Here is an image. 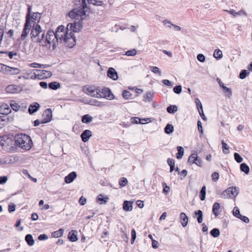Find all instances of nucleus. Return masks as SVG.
<instances>
[{"label": "nucleus", "instance_id": "51", "mask_svg": "<svg viewBox=\"0 0 252 252\" xmlns=\"http://www.w3.org/2000/svg\"><path fill=\"white\" fill-rule=\"evenodd\" d=\"M137 51L135 49H132L126 52V55L127 56H133L136 54Z\"/></svg>", "mask_w": 252, "mask_h": 252}, {"label": "nucleus", "instance_id": "47", "mask_svg": "<svg viewBox=\"0 0 252 252\" xmlns=\"http://www.w3.org/2000/svg\"><path fill=\"white\" fill-rule=\"evenodd\" d=\"M7 65L0 63V72L6 74Z\"/></svg>", "mask_w": 252, "mask_h": 252}, {"label": "nucleus", "instance_id": "28", "mask_svg": "<svg viewBox=\"0 0 252 252\" xmlns=\"http://www.w3.org/2000/svg\"><path fill=\"white\" fill-rule=\"evenodd\" d=\"M241 171L244 172L246 174H248L250 172V168L249 166L245 163H242L240 166Z\"/></svg>", "mask_w": 252, "mask_h": 252}, {"label": "nucleus", "instance_id": "16", "mask_svg": "<svg viewBox=\"0 0 252 252\" xmlns=\"http://www.w3.org/2000/svg\"><path fill=\"white\" fill-rule=\"evenodd\" d=\"M107 73V76L113 80H117L118 79V75L114 68L112 67L109 68Z\"/></svg>", "mask_w": 252, "mask_h": 252}, {"label": "nucleus", "instance_id": "36", "mask_svg": "<svg viewBox=\"0 0 252 252\" xmlns=\"http://www.w3.org/2000/svg\"><path fill=\"white\" fill-rule=\"evenodd\" d=\"M250 74V71L248 70H242L239 74V78L241 79H245Z\"/></svg>", "mask_w": 252, "mask_h": 252}, {"label": "nucleus", "instance_id": "3", "mask_svg": "<svg viewBox=\"0 0 252 252\" xmlns=\"http://www.w3.org/2000/svg\"><path fill=\"white\" fill-rule=\"evenodd\" d=\"M75 2L78 1L79 2V6L78 7L74 8L71 10L69 13L68 16L71 19H76L79 20L82 23V21L85 19L86 17V12L89 9L86 0H74Z\"/></svg>", "mask_w": 252, "mask_h": 252}, {"label": "nucleus", "instance_id": "29", "mask_svg": "<svg viewBox=\"0 0 252 252\" xmlns=\"http://www.w3.org/2000/svg\"><path fill=\"white\" fill-rule=\"evenodd\" d=\"M153 96L154 93H152L151 92H148L143 96V100L145 101H147L151 102L153 99Z\"/></svg>", "mask_w": 252, "mask_h": 252}, {"label": "nucleus", "instance_id": "14", "mask_svg": "<svg viewBox=\"0 0 252 252\" xmlns=\"http://www.w3.org/2000/svg\"><path fill=\"white\" fill-rule=\"evenodd\" d=\"M44 70L32 69V78L34 77V79H38L39 80L43 79L42 76L44 75Z\"/></svg>", "mask_w": 252, "mask_h": 252}, {"label": "nucleus", "instance_id": "53", "mask_svg": "<svg viewBox=\"0 0 252 252\" xmlns=\"http://www.w3.org/2000/svg\"><path fill=\"white\" fill-rule=\"evenodd\" d=\"M237 218L240 219L242 221L245 223H248L249 222V218L246 216L242 215L241 214H240L238 217L237 216Z\"/></svg>", "mask_w": 252, "mask_h": 252}, {"label": "nucleus", "instance_id": "26", "mask_svg": "<svg viewBox=\"0 0 252 252\" xmlns=\"http://www.w3.org/2000/svg\"><path fill=\"white\" fill-rule=\"evenodd\" d=\"M220 209V204L219 203L216 202L214 204L212 208V212L215 217H218L219 215L218 210Z\"/></svg>", "mask_w": 252, "mask_h": 252}, {"label": "nucleus", "instance_id": "61", "mask_svg": "<svg viewBox=\"0 0 252 252\" xmlns=\"http://www.w3.org/2000/svg\"><path fill=\"white\" fill-rule=\"evenodd\" d=\"M197 127H198V130L199 131V132L200 133V134H202L203 132V129H202V123L200 121H198V122H197Z\"/></svg>", "mask_w": 252, "mask_h": 252}, {"label": "nucleus", "instance_id": "63", "mask_svg": "<svg viewBox=\"0 0 252 252\" xmlns=\"http://www.w3.org/2000/svg\"><path fill=\"white\" fill-rule=\"evenodd\" d=\"M16 206L14 204H11L8 205V211L9 213L14 212L15 210Z\"/></svg>", "mask_w": 252, "mask_h": 252}, {"label": "nucleus", "instance_id": "2", "mask_svg": "<svg viewBox=\"0 0 252 252\" xmlns=\"http://www.w3.org/2000/svg\"><path fill=\"white\" fill-rule=\"evenodd\" d=\"M41 14L32 12V42L40 43L44 39L45 31L39 24Z\"/></svg>", "mask_w": 252, "mask_h": 252}, {"label": "nucleus", "instance_id": "23", "mask_svg": "<svg viewBox=\"0 0 252 252\" xmlns=\"http://www.w3.org/2000/svg\"><path fill=\"white\" fill-rule=\"evenodd\" d=\"M181 223L183 227L187 225L188 223V217L184 213H181L180 215Z\"/></svg>", "mask_w": 252, "mask_h": 252}, {"label": "nucleus", "instance_id": "62", "mask_svg": "<svg viewBox=\"0 0 252 252\" xmlns=\"http://www.w3.org/2000/svg\"><path fill=\"white\" fill-rule=\"evenodd\" d=\"M194 163L199 167H201L202 166V161L201 159V158L198 157H197L196 160L195 161V162Z\"/></svg>", "mask_w": 252, "mask_h": 252}, {"label": "nucleus", "instance_id": "8", "mask_svg": "<svg viewBox=\"0 0 252 252\" xmlns=\"http://www.w3.org/2000/svg\"><path fill=\"white\" fill-rule=\"evenodd\" d=\"M56 37L55 32L52 30L48 31L46 36V42L49 45L52 44L53 49H54L58 44V41H56Z\"/></svg>", "mask_w": 252, "mask_h": 252}, {"label": "nucleus", "instance_id": "48", "mask_svg": "<svg viewBox=\"0 0 252 252\" xmlns=\"http://www.w3.org/2000/svg\"><path fill=\"white\" fill-rule=\"evenodd\" d=\"M182 88L181 85H177V86H176L173 88V92L175 94H181V93L182 92Z\"/></svg>", "mask_w": 252, "mask_h": 252}, {"label": "nucleus", "instance_id": "49", "mask_svg": "<svg viewBox=\"0 0 252 252\" xmlns=\"http://www.w3.org/2000/svg\"><path fill=\"white\" fill-rule=\"evenodd\" d=\"M225 93H226V95H227L228 97H230L232 95L231 90L230 88H228L226 87H223V89Z\"/></svg>", "mask_w": 252, "mask_h": 252}, {"label": "nucleus", "instance_id": "9", "mask_svg": "<svg viewBox=\"0 0 252 252\" xmlns=\"http://www.w3.org/2000/svg\"><path fill=\"white\" fill-rule=\"evenodd\" d=\"M84 92L87 94L93 97L99 98V87H95L92 86L90 87H84L83 88Z\"/></svg>", "mask_w": 252, "mask_h": 252}, {"label": "nucleus", "instance_id": "13", "mask_svg": "<svg viewBox=\"0 0 252 252\" xmlns=\"http://www.w3.org/2000/svg\"><path fill=\"white\" fill-rule=\"evenodd\" d=\"M92 136V132L91 130L86 129L81 134V138L84 142H87Z\"/></svg>", "mask_w": 252, "mask_h": 252}, {"label": "nucleus", "instance_id": "17", "mask_svg": "<svg viewBox=\"0 0 252 252\" xmlns=\"http://www.w3.org/2000/svg\"><path fill=\"white\" fill-rule=\"evenodd\" d=\"M76 173L74 171H73L65 177L64 181L67 184L71 183L76 178Z\"/></svg>", "mask_w": 252, "mask_h": 252}, {"label": "nucleus", "instance_id": "38", "mask_svg": "<svg viewBox=\"0 0 252 252\" xmlns=\"http://www.w3.org/2000/svg\"><path fill=\"white\" fill-rule=\"evenodd\" d=\"M210 234L213 237L216 238L219 236L220 234V231L218 228H215L211 230Z\"/></svg>", "mask_w": 252, "mask_h": 252}, {"label": "nucleus", "instance_id": "55", "mask_svg": "<svg viewBox=\"0 0 252 252\" xmlns=\"http://www.w3.org/2000/svg\"><path fill=\"white\" fill-rule=\"evenodd\" d=\"M52 75V73L50 71H47L44 70V75L42 76L43 79L44 78H48L51 77Z\"/></svg>", "mask_w": 252, "mask_h": 252}, {"label": "nucleus", "instance_id": "19", "mask_svg": "<svg viewBox=\"0 0 252 252\" xmlns=\"http://www.w3.org/2000/svg\"><path fill=\"white\" fill-rule=\"evenodd\" d=\"M68 239L71 242H76L78 240L77 232L76 230H71L69 232Z\"/></svg>", "mask_w": 252, "mask_h": 252}, {"label": "nucleus", "instance_id": "22", "mask_svg": "<svg viewBox=\"0 0 252 252\" xmlns=\"http://www.w3.org/2000/svg\"><path fill=\"white\" fill-rule=\"evenodd\" d=\"M150 120L149 118L140 119L137 117H133L131 119V123L132 124H144L147 123V121Z\"/></svg>", "mask_w": 252, "mask_h": 252}, {"label": "nucleus", "instance_id": "32", "mask_svg": "<svg viewBox=\"0 0 252 252\" xmlns=\"http://www.w3.org/2000/svg\"><path fill=\"white\" fill-rule=\"evenodd\" d=\"M49 88L53 90H56L61 87L60 84L57 82H53L49 83Z\"/></svg>", "mask_w": 252, "mask_h": 252}, {"label": "nucleus", "instance_id": "25", "mask_svg": "<svg viewBox=\"0 0 252 252\" xmlns=\"http://www.w3.org/2000/svg\"><path fill=\"white\" fill-rule=\"evenodd\" d=\"M64 232V229L60 228L58 230L54 231L52 233V237L54 238H58L63 236Z\"/></svg>", "mask_w": 252, "mask_h": 252}, {"label": "nucleus", "instance_id": "20", "mask_svg": "<svg viewBox=\"0 0 252 252\" xmlns=\"http://www.w3.org/2000/svg\"><path fill=\"white\" fill-rule=\"evenodd\" d=\"M20 72V70L18 68L11 67L8 66L7 68L6 74L7 75H15L18 74Z\"/></svg>", "mask_w": 252, "mask_h": 252}, {"label": "nucleus", "instance_id": "1", "mask_svg": "<svg viewBox=\"0 0 252 252\" xmlns=\"http://www.w3.org/2000/svg\"><path fill=\"white\" fill-rule=\"evenodd\" d=\"M83 25L80 22H75L73 23H68L66 28L61 25L59 26L55 32V35L56 37V41L62 42L63 40V37H65L66 33H68L69 31L74 32H78L82 29Z\"/></svg>", "mask_w": 252, "mask_h": 252}, {"label": "nucleus", "instance_id": "11", "mask_svg": "<svg viewBox=\"0 0 252 252\" xmlns=\"http://www.w3.org/2000/svg\"><path fill=\"white\" fill-rule=\"evenodd\" d=\"M99 91L100 92L98 94L99 98L104 97L108 100H112L114 98V95L109 88L105 87H99Z\"/></svg>", "mask_w": 252, "mask_h": 252}, {"label": "nucleus", "instance_id": "46", "mask_svg": "<svg viewBox=\"0 0 252 252\" xmlns=\"http://www.w3.org/2000/svg\"><path fill=\"white\" fill-rule=\"evenodd\" d=\"M40 108V105L37 102L32 103V114L37 112Z\"/></svg>", "mask_w": 252, "mask_h": 252}, {"label": "nucleus", "instance_id": "64", "mask_svg": "<svg viewBox=\"0 0 252 252\" xmlns=\"http://www.w3.org/2000/svg\"><path fill=\"white\" fill-rule=\"evenodd\" d=\"M162 82L163 83V84L166 86H169V87H172L173 84L171 82V81H170L169 80H167V79H164L162 81Z\"/></svg>", "mask_w": 252, "mask_h": 252}, {"label": "nucleus", "instance_id": "4", "mask_svg": "<svg viewBox=\"0 0 252 252\" xmlns=\"http://www.w3.org/2000/svg\"><path fill=\"white\" fill-rule=\"evenodd\" d=\"M15 144L24 150L32 148V140L28 135L22 133L17 134L14 137Z\"/></svg>", "mask_w": 252, "mask_h": 252}, {"label": "nucleus", "instance_id": "52", "mask_svg": "<svg viewBox=\"0 0 252 252\" xmlns=\"http://www.w3.org/2000/svg\"><path fill=\"white\" fill-rule=\"evenodd\" d=\"M131 244H133L135 240L136 237V233L134 229H132L131 231Z\"/></svg>", "mask_w": 252, "mask_h": 252}, {"label": "nucleus", "instance_id": "42", "mask_svg": "<svg viewBox=\"0 0 252 252\" xmlns=\"http://www.w3.org/2000/svg\"><path fill=\"white\" fill-rule=\"evenodd\" d=\"M163 23L164 25H166L167 24L171 25V26L174 27L175 31H179L181 30V28L180 27L171 23V22L170 21H169L167 20H164L163 21Z\"/></svg>", "mask_w": 252, "mask_h": 252}, {"label": "nucleus", "instance_id": "56", "mask_svg": "<svg viewBox=\"0 0 252 252\" xmlns=\"http://www.w3.org/2000/svg\"><path fill=\"white\" fill-rule=\"evenodd\" d=\"M197 59L200 62L203 63L205 61V57L202 54H199L197 56Z\"/></svg>", "mask_w": 252, "mask_h": 252}, {"label": "nucleus", "instance_id": "30", "mask_svg": "<svg viewBox=\"0 0 252 252\" xmlns=\"http://www.w3.org/2000/svg\"><path fill=\"white\" fill-rule=\"evenodd\" d=\"M177 150L178 151L177 154H176L177 158L180 159H181L184 155V150L182 147L178 146L177 147Z\"/></svg>", "mask_w": 252, "mask_h": 252}, {"label": "nucleus", "instance_id": "41", "mask_svg": "<svg viewBox=\"0 0 252 252\" xmlns=\"http://www.w3.org/2000/svg\"><path fill=\"white\" fill-rule=\"evenodd\" d=\"M221 145H222V151H223V152L224 153V154H227L229 153V146L227 145V144L224 141H221Z\"/></svg>", "mask_w": 252, "mask_h": 252}, {"label": "nucleus", "instance_id": "58", "mask_svg": "<svg viewBox=\"0 0 252 252\" xmlns=\"http://www.w3.org/2000/svg\"><path fill=\"white\" fill-rule=\"evenodd\" d=\"M233 214L234 216L237 218L240 214L239 209L238 207H235L233 210Z\"/></svg>", "mask_w": 252, "mask_h": 252}, {"label": "nucleus", "instance_id": "40", "mask_svg": "<svg viewBox=\"0 0 252 252\" xmlns=\"http://www.w3.org/2000/svg\"><path fill=\"white\" fill-rule=\"evenodd\" d=\"M213 56L215 58L220 59L222 57V53L220 50L216 49Z\"/></svg>", "mask_w": 252, "mask_h": 252}, {"label": "nucleus", "instance_id": "15", "mask_svg": "<svg viewBox=\"0 0 252 252\" xmlns=\"http://www.w3.org/2000/svg\"><path fill=\"white\" fill-rule=\"evenodd\" d=\"M5 90L8 93L15 94L19 92L21 89L19 86L12 85L8 86Z\"/></svg>", "mask_w": 252, "mask_h": 252}, {"label": "nucleus", "instance_id": "57", "mask_svg": "<svg viewBox=\"0 0 252 252\" xmlns=\"http://www.w3.org/2000/svg\"><path fill=\"white\" fill-rule=\"evenodd\" d=\"M219 178V174L218 172H215L212 174V179L213 181H217Z\"/></svg>", "mask_w": 252, "mask_h": 252}, {"label": "nucleus", "instance_id": "59", "mask_svg": "<svg viewBox=\"0 0 252 252\" xmlns=\"http://www.w3.org/2000/svg\"><path fill=\"white\" fill-rule=\"evenodd\" d=\"M162 186L163 187V193H168L170 189L169 187L167 186L165 183H163L162 184Z\"/></svg>", "mask_w": 252, "mask_h": 252}, {"label": "nucleus", "instance_id": "21", "mask_svg": "<svg viewBox=\"0 0 252 252\" xmlns=\"http://www.w3.org/2000/svg\"><path fill=\"white\" fill-rule=\"evenodd\" d=\"M133 202L131 201L126 200L123 203V209L125 211H131L132 210Z\"/></svg>", "mask_w": 252, "mask_h": 252}, {"label": "nucleus", "instance_id": "44", "mask_svg": "<svg viewBox=\"0 0 252 252\" xmlns=\"http://www.w3.org/2000/svg\"><path fill=\"white\" fill-rule=\"evenodd\" d=\"M131 95V93L127 90H126L123 92V96L125 99H128Z\"/></svg>", "mask_w": 252, "mask_h": 252}, {"label": "nucleus", "instance_id": "54", "mask_svg": "<svg viewBox=\"0 0 252 252\" xmlns=\"http://www.w3.org/2000/svg\"><path fill=\"white\" fill-rule=\"evenodd\" d=\"M25 240L29 246H32V234L27 235L25 237Z\"/></svg>", "mask_w": 252, "mask_h": 252}, {"label": "nucleus", "instance_id": "50", "mask_svg": "<svg viewBox=\"0 0 252 252\" xmlns=\"http://www.w3.org/2000/svg\"><path fill=\"white\" fill-rule=\"evenodd\" d=\"M151 70L156 73L158 74L159 75H161V71H160L158 67L157 66H151Z\"/></svg>", "mask_w": 252, "mask_h": 252}, {"label": "nucleus", "instance_id": "12", "mask_svg": "<svg viewBox=\"0 0 252 252\" xmlns=\"http://www.w3.org/2000/svg\"><path fill=\"white\" fill-rule=\"evenodd\" d=\"M43 119L41 120L42 124H45L50 122L52 119V112L50 108L45 110L42 115Z\"/></svg>", "mask_w": 252, "mask_h": 252}, {"label": "nucleus", "instance_id": "45", "mask_svg": "<svg viewBox=\"0 0 252 252\" xmlns=\"http://www.w3.org/2000/svg\"><path fill=\"white\" fill-rule=\"evenodd\" d=\"M235 160L238 162L240 163L243 161V158L241 156L237 153H235L234 154Z\"/></svg>", "mask_w": 252, "mask_h": 252}, {"label": "nucleus", "instance_id": "60", "mask_svg": "<svg viewBox=\"0 0 252 252\" xmlns=\"http://www.w3.org/2000/svg\"><path fill=\"white\" fill-rule=\"evenodd\" d=\"M108 235V231H104L101 234V238L104 242H106L107 240L106 239Z\"/></svg>", "mask_w": 252, "mask_h": 252}, {"label": "nucleus", "instance_id": "33", "mask_svg": "<svg viewBox=\"0 0 252 252\" xmlns=\"http://www.w3.org/2000/svg\"><path fill=\"white\" fill-rule=\"evenodd\" d=\"M174 131V127L173 126L170 124H168L166 125L164 128V132L166 134H169L172 133Z\"/></svg>", "mask_w": 252, "mask_h": 252}, {"label": "nucleus", "instance_id": "31", "mask_svg": "<svg viewBox=\"0 0 252 252\" xmlns=\"http://www.w3.org/2000/svg\"><path fill=\"white\" fill-rule=\"evenodd\" d=\"M81 120L83 123L89 124L92 121L93 117L89 114H86L82 117Z\"/></svg>", "mask_w": 252, "mask_h": 252}, {"label": "nucleus", "instance_id": "5", "mask_svg": "<svg viewBox=\"0 0 252 252\" xmlns=\"http://www.w3.org/2000/svg\"><path fill=\"white\" fill-rule=\"evenodd\" d=\"M28 6V13L26 16V22L21 36V39L23 40L25 39L28 36L30 31V27H32L31 25V18H32L31 16V6L30 5Z\"/></svg>", "mask_w": 252, "mask_h": 252}, {"label": "nucleus", "instance_id": "39", "mask_svg": "<svg viewBox=\"0 0 252 252\" xmlns=\"http://www.w3.org/2000/svg\"><path fill=\"white\" fill-rule=\"evenodd\" d=\"M197 157L198 156L196 154H191L189 158L188 162L190 164H193L195 162V161L196 160Z\"/></svg>", "mask_w": 252, "mask_h": 252}, {"label": "nucleus", "instance_id": "37", "mask_svg": "<svg viewBox=\"0 0 252 252\" xmlns=\"http://www.w3.org/2000/svg\"><path fill=\"white\" fill-rule=\"evenodd\" d=\"M167 111L170 114H173L177 111V107L176 105H170L167 108Z\"/></svg>", "mask_w": 252, "mask_h": 252}, {"label": "nucleus", "instance_id": "24", "mask_svg": "<svg viewBox=\"0 0 252 252\" xmlns=\"http://www.w3.org/2000/svg\"><path fill=\"white\" fill-rule=\"evenodd\" d=\"M194 215L197 217V220L199 223H200L203 221V213L202 211L198 210L194 212Z\"/></svg>", "mask_w": 252, "mask_h": 252}, {"label": "nucleus", "instance_id": "34", "mask_svg": "<svg viewBox=\"0 0 252 252\" xmlns=\"http://www.w3.org/2000/svg\"><path fill=\"white\" fill-rule=\"evenodd\" d=\"M10 105L11 108L15 111L20 110L21 108V106L19 105L18 103L14 100L11 101Z\"/></svg>", "mask_w": 252, "mask_h": 252}, {"label": "nucleus", "instance_id": "43", "mask_svg": "<svg viewBox=\"0 0 252 252\" xmlns=\"http://www.w3.org/2000/svg\"><path fill=\"white\" fill-rule=\"evenodd\" d=\"M119 182L120 185L121 187H123L126 186V185L127 184L128 181L126 178L122 177L120 178Z\"/></svg>", "mask_w": 252, "mask_h": 252}, {"label": "nucleus", "instance_id": "6", "mask_svg": "<svg viewBox=\"0 0 252 252\" xmlns=\"http://www.w3.org/2000/svg\"><path fill=\"white\" fill-rule=\"evenodd\" d=\"M239 193V188L236 187H231L227 188L222 193V195L226 198H235Z\"/></svg>", "mask_w": 252, "mask_h": 252}, {"label": "nucleus", "instance_id": "35", "mask_svg": "<svg viewBox=\"0 0 252 252\" xmlns=\"http://www.w3.org/2000/svg\"><path fill=\"white\" fill-rule=\"evenodd\" d=\"M200 199L201 200L203 201L205 199L206 197V187L203 186L200 191Z\"/></svg>", "mask_w": 252, "mask_h": 252}, {"label": "nucleus", "instance_id": "27", "mask_svg": "<svg viewBox=\"0 0 252 252\" xmlns=\"http://www.w3.org/2000/svg\"><path fill=\"white\" fill-rule=\"evenodd\" d=\"M108 200V197L106 196L104 197L101 194L98 195L97 197V202H99L100 204H106Z\"/></svg>", "mask_w": 252, "mask_h": 252}, {"label": "nucleus", "instance_id": "10", "mask_svg": "<svg viewBox=\"0 0 252 252\" xmlns=\"http://www.w3.org/2000/svg\"><path fill=\"white\" fill-rule=\"evenodd\" d=\"M13 142V138L8 135H4L0 136V145L3 149L7 150Z\"/></svg>", "mask_w": 252, "mask_h": 252}, {"label": "nucleus", "instance_id": "18", "mask_svg": "<svg viewBox=\"0 0 252 252\" xmlns=\"http://www.w3.org/2000/svg\"><path fill=\"white\" fill-rule=\"evenodd\" d=\"M11 112V109L6 104H2L0 106V114L7 115Z\"/></svg>", "mask_w": 252, "mask_h": 252}, {"label": "nucleus", "instance_id": "7", "mask_svg": "<svg viewBox=\"0 0 252 252\" xmlns=\"http://www.w3.org/2000/svg\"><path fill=\"white\" fill-rule=\"evenodd\" d=\"M73 32L69 31L68 33H66L65 37H63V41L69 48H72L76 44V39Z\"/></svg>", "mask_w": 252, "mask_h": 252}]
</instances>
